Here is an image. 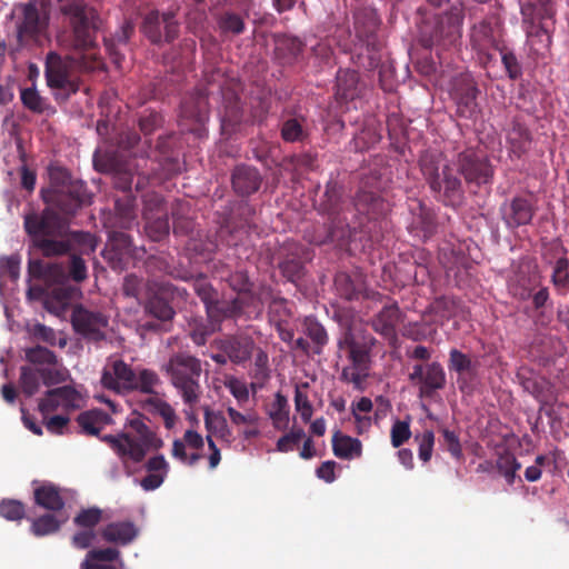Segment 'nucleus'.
Wrapping results in <instances>:
<instances>
[{"mask_svg":"<svg viewBox=\"0 0 569 569\" xmlns=\"http://www.w3.org/2000/svg\"><path fill=\"white\" fill-rule=\"evenodd\" d=\"M101 441L106 442L123 463H140L148 451L163 447L162 439L146 423L144 418L137 413L127 419L122 431L106 435L101 437Z\"/></svg>","mask_w":569,"mask_h":569,"instance_id":"1","label":"nucleus"},{"mask_svg":"<svg viewBox=\"0 0 569 569\" xmlns=\"http://www.w3.org/2000/svg\"><path fill=\"white\" fill-rule=\"evenodd\" d=\"M419 167L438 201L448 207H458L462 203L465 191L461 179L441 152L436 150L422 152Z\"/></svg>","mask_w":569,"mask_h":569,"instance_id":"2","label":"nucleus"},{"mask_svg":"<svg viewBox=\"0 0 569 569\" xmlns=\"http://www.w3.org/2000/svg\"><path fill=\"white\" fill-rule=\"evenodd\" d=\"M78 56L61 57L50 51L46 59V80L52 89L63 90L64 99L79 90V86L70 78V70L78 69L81 72H93L103 69V61L99 53L78 52Z\"/></svg>","mask_w":569,"mask_h":569,"instance_id":"3","label":"nucleus"},{"mask_svg":"<svg viewBox=\"0 0 569 569\" xmlns=\"http://www.w3.org/2000/svg\"><path fill=\"white\" fill-rule=\"evenodd\" d=\"M49 180L50 188L44 201L53 204L62 214L73 216L80 208L91 203V194L86 184L73 179L66 168L51 166Z\"/></svg>","mask_w":569,"mask_h":569,"instance_id":"4","label":"nucleus"},{"mask_svg":"<svg viewBox=\"0 0 569 569\" xmlns=\"http://www.w3.org/2000/svg\"><path fill=\"white\" fill-rule=\"evenodd\" d=\"M71 29L69 48L76 52L98 53L96 50L100 17L97 10L82 0H74L63 8Z\"/></svg>","mask_w":569,"mask_h":569,"instance_id":"5","label":"nucleus"},{"mask_svg":"<svg viewBox=\"0 0 569 569\" xmlns=\"http://www.w3.org/2000/svg\"><path fill=\"white\" fill-rule=\"evenodd\" d=\"M166 372L184 405L193 408L200 401L202 395L200 385L201 360L186 352L174 353L166 365Z\"/></svg>","mask_w":569,"mask_h":569,"instance_id":"6","label":"nucleus"},{"mask_svg":"<svg viewBox=\"0 0 569 569\" xmlns=\"http://www.w3.org/2000/svg\"><path fill=\"white\" fill-rule=\"evenodd\" d=\"M345 204L341 187L335 181H329L319 208L329 216L330 222L326 233L311 238V243L321 246L331 242L342 246L351 238L356 228L349 224L345 216Z\"/></svg>","mask_w":569,"mask_h":569,"instance_id":"7","label":"nucleus"},{"mask_svg":"<svg viewBox=\"0 0 569 569\" xmlns=\"http://www.w3.org/2000/svg\"><path fill=\"white\" fill-rule=\"evenodd\" d=\"M380 18L376 10L363 8L355 13V33L360 43V52L352 57L353 62L366 70L380 67L382 41L378 37Z\"/></svg>","mask_w":569,"mask_h":569,"instance_id":"8","label":"nucleus"},{"mask_svg":"<svg viewBox=\"0 0 569 569\" xmlns=\"http://www.w3.org/2000/svg\"><path fill=\"white\" fill-rule=\"evenodd\" d=\"M463 19V8L453 6L435 22L423 23L420 31L421 46L427 49H448L455 46L461 38Z\"/></svg>","mask_w":569,"mask_h":569,"instance_id":"9","label":"nucleus"},{"mask_svg":"<svg viewBox=\"0 0 569 569\" xmlns=\"http://www.w3.org/2000/svg\"><path fill=\"white\" fill-rule=\"evenodd\" d=\"M71 325L74 332L89 343H100L108 338L109 317L102 311L76 305Z\"/></svg>","mask_w":569,"mask_h":569,"instance_id":"10","label":"nucleus"},{"mask_svg":"<svg viewBox=\"0 0 569 569\" xmlns=\"http://www.w3.org/2000/svg\"><path fill=\"white\" fill-rule=\"evenodd\" d=\"M457 166L467 183L480 187L492 182L495 170L489 159L472 148L458 153Z\"/></svg>","mask_w":569,"mask_h":569,"instance_id":"11","label":"nucleus"},{"mask_svg":"<svg viewBox=\"0 0 569 569\" xmlns=\"http://www.w3.org/2000/svg\"><path fill=\"white\" fill-rule=\"evenodd\" d=\"M208 92L198 88L183 98L180 104V126L184 130L200 134L202 124L209 118Z\"/></svg>","mask_w":569,"mask_h":569,"instance_id":"12","label":"nucleus"},{"mask_svg":"<svg viewBox=\"0 0 569 569\" xmlns=\"http://www.w3.org/2000/svg\"><path fill=\"white\" fill-rule=\"evenodd\" d=\"M509 288L516 299L520 301L531 300L532 308L536 311L543 309L550 300L549 289L542 284L538 272L528 274L519 272Z\"/></svg>","mask_w":569,"mask_h":569,"instance_id":"13","label":"nucleus"},{"mask_svg":"<svg viewBox=\"0 0 569 569\" xmlns=\"http://www.w3.org/2000/svg\"><path fill=\"white\" fill-rule=\"evenodd\" d=\"M141 31L153 44L172 42L179 34V23L172 12L150 11L143 18Z\"/></svg>","mask_w":569,"mask_h":569,"instance_id":"14","label":"nucleus"},{"mask_svg":"<svg viewBox=\"0 0 569 569\" xmlns=\"http://www.w3.org/2000/svg\"><path fill=\"white\" fill-rule=\"evenodd\" d=\"M538 210L531 193L518 194L505 201L500 207L501 219L508 229L530 224Z\"/></svg>","mask_w":569,"mask_h":569,"instance_id":"15","label":"nucleus"},{"mask_svg":"<svg viewBox=\"0 0 569 569\" xmlns=\"http://www.w3.org/2000/svg\"><path fill=\"white\" fill-rule=\"evenodd\" d=\"M520 13L530 50L537 56L543 54L551 46V32L547 23L536 22V4L531 1L520 3Z\"/></svg>","mask_w":569,"mask_h":569,"instance_id":"16","label":"nucleus"},{"mask_svg":"<svg viewBox=\"0 0 569 569\" xmlns=\"http://www.w3.org/2000/svg\"><path fill=\"white\" fill-rule=\"evenodd\" d=\"M409 380L419 386L420 398H430L436 390L445 388L446 372L437 361L426 366L415 365L409 373Z\"/></svg>","mask_w":569,"mask_h":569,"instance_id":"17","label":"nucleus"},{"mask_svg":"<svg viewBox=\"0 0 569 569\" xmlns=\"http://www.w3.org/2000/svg\"><path fill=\"white\" fill-rule=\"evenodd\" d=\"M132 239L128 233L117 230L109 232L108 242L102 251V256L112 269L122 270L132 257Z\"/></svg>","mask_w":569,"mask_h":569,"instance_id":"18","label":"nucleus"},{"mask_svg":"<svg viewBox=\"0 0 569 569\" xmlns=\"http://www.w3.org/2000/svg\"><path fill=\"white\" fill-rule=\"evenodd\" d=\"M479 90L470 74H461L455 79L452 97L457 103L458 113L463 118H472L477 112Z\"/></svg>","mask_w":569,"mask_h":569,"instance_id":"19","label":"nucleus"},{"mask_svg":"<svg viewBox=\"0 0 569 569\" xmlns=\"http://www.w3.org/2000/svg\"><path fill=\"white\" fill-rule=\"evenodd\" d=\"M350 365L341 371L340 379L343 382L352 383L356 389H362L365 380L369 376L370 351L363 343L359 348L348 352Z\"/></svg>","mask_w":569,"mask_h":569,"instance_id":"20","label":"nucleus"},{"mask_svg":"<svg viewBox=\"0 0 569 569\" xmlns=\"http://www.w3.org/2000/svg\"><path fill=\"white\" fill-rule=\"evenodd\" d=\"M307 260L306 249L295 242H288L281 251V260L278 263L281 274L290 282H297L302 279L306 272L305 262Z\"/></svg>","mask_w":569,"mask_h":569,"instance_id":"21","label":"nucleus"},{"mask_svg":"<svg viewBox=\"0 0 569 569\" xmlns=\"http://www.w3.org/2000/svg\"><path fill=\"white\" fill-rule=\"evenodd\" d=\"M23 224L33 242L44 237H54L60 227V219L57 212L47 208L41 213L26 214Z\"/></svg>","mask_w":569,"mask_h":569,"instance_id":"22","label":"nucleus"},{"mask_svg":"<svg viewBox=\"0 0 569 569\" xmlns=\"http://www.w3.org/2000/svg\"><path fill=\"white\" fill-rule=\"evenodd\" d=\"M136 372L121 359L111 362L101 375V385L118 393L129 392L133 386Z\"/></svg>","mask_w":569,"mask_h":569,"instance_id":"23","label":"nucleus"},{"mask_svg":"<svg viewBox=\"0 0 569 569\" xmlns=\"http://www.w3.org/2000/svg\"><path fill=\"white\" fill-rule=\"evenodd\" d=\"M223 113L221 116V130L223 134L230 136L237 132L242 123L253 122V119L246 118L238 94L230 90H222Z\"/></svg>","mask_w":569,"mask_h":569,"instance_id":"24","label":"nucleus"},{"mask_svg":"<svg viewBox=\"0 0 569 569\" xmlns=\"http://www.w3.org/2000/svg\"><path fill=\"white\" fill-rule=\"evenodd\" d=\"M217 347L228 355L232 363L242 365L251 359L254 341L248 335H231L218 340Z\"/></svg>","mask_w":569,"mask_h":569,"instance_id":"25","label":"nucleus"},{"mask_svg":"<svg viewBox=\"0 0 569 569\" xmlns=\"http://www.w3.org/2000/svg\"><path fill=\"white\" fill-rule=\"evenodd\" d=\"M262 181L260 171L249 164H238L231 173V186L239 197H249L256 193Z\"/></svg>","mask_w":569,"mask_h":569,"instance_id":"26","label":"nucleus"},{"mask_svg":"<svg viewBox=\"0 0 569 569\" xmlns=\"http://www.w3.org/2000/svg\"><path fill=\"white\" fill-rule=\"evenodd\" d=\"M448 369L457 373V385L460 391L465 392L477 377V363L458 349H451L448 359Z\"/></svg>","mask_w":569,"mask_h":569,"instance_id":"27","label":"nucleus"},{"mask_svg":"<svg viewBox=\"0 0 569 569\" xmlns=\"http://www.w3.org/2000/svg\"><path fill=\"white\" fill-rule=\"evenodd\" d=\"M280 137L287 143H306L310 139L308 118L297 111L289 112L280 123Z\"/></svg>","mask_w":569,"mask_h":569,"instance_id":"28","label":"nucleus"},{"mask_svg":"<svg viewBox=\"0 0 569 569\" xmlns=\"http://www.w3.org/2000/svg\"><path fill=\"white\" fill-rule=\"evenodd\" d=\"M248 306L249 301H247L243 296H236L230 300H219L216 298V300L208 306L206 312L208 319L221 328L223 320L240 317Z\"/></svg>","mask_w":569,"mask_h":569,"instance_id":"29","label":"nucleus"},{"mask_svg":"<svg viewBox=\"0 0 569 569\" xmlns=\"http://www.w3.org/2000/svg\"><path fill=\"white\" fill-rule=\"evenodd\" d=\"M412 219L409 226L411 232H416L425 241L431 238L437 231L435 212L420 200H413L410 204Z\"/></svg>","mask_w":569,"mask_h":569,"instance_id":"30","label":"nucleus"},{"mask_svg":"<svg viewBox=\"0 0 569 569\" xmlns=\"http://www.w3.org/2000/svg\"><path fill=\"white\" fill-rule=\"evenodd\" d=\"M22 21L18 26V39L20 43L36 41L46 28V22L40 19L38 8L33 3L21 7Z\"/></svg>","mask_w":569,"mask_h":569,"instance_id":"31","label":"nucleus"},{"mask_svg":"<svg viewBox=\"0 0 569 569\" xmlns=\"http://www.w3.org/2000/svg\"><path fill=\"white\" fill-rule=\"evenodd\" d=\"M303 49L299 38L283 34L276 39L274 58L281 66H295L302 61Z\"/></svg>","mask_w":569,"mask_h":569,"instance_id":"32","label":"nucleus"},{"mask_svg":"<svg viewBox=\"0 0 569 569\" xmlns=\"http://www.w3.org/2000/svg\"><path fill=\"white\" fill-rule=\"evenodd\" d=\"M401 321V311L397 305L393 302L391 305L385 306L371 320V328L382 337L387 339H396L397 326Z\"/></svg>","mask_w":569,"mask_h":569,"instance_id":"33","label":"nucleus"},{"mask_svg":"<svg viewBox=\"0 0 569 569\" xmlns=\"http://www.w3.org/2000/svg\"><path fill=\"white\" fill-rule=\"evenodd\" d=\"M28 273L31 278L43 280L48 286L63 284L67 280V273L62 264L44 263L39 259L29 261Z\"/></svg>","mask_w":569,"mask_h":569,"instance_id":"34","label":"nucleus"},{"mask_svg":"<svg viewBox=\"0 0 569 569\" xmlns=\"http://www.w3.org/2000/svg\"><path fill=\"white\" fill-rule=\"evenodd\" d=\"M138 535V529L131 521L110 522L101 530V537L104 541L121 546L132 542Z\"/></svg>","mask_w":569,"mask_h":569,"instance_id":"35","label":"nucleus"},{"mask_svg":"<svg viewBox=\"0 0 569 569\" xmlns=\"http://www.w3.org/2000/svg\"><path fill=\"white\" fill-rule=\"evenodd\" d=\"M34 502L52 512L60 511L64 508V499L61 489L51 482H46L33 491Z\"/></svg>","mask_w":569,"mask_h":569,"instance_id":"36","label":"nucleus"},{"mask_svg":"<svg viewBox=\"0 0 569 569\" xmlns=\"http://www.w3.org/2000/svg\"><path fill=\"white\" fill-rule=\"evenodd\" d=\"M197 43L192 38H184L177 48L163 56L164 63L171 64V68L179 69L193 62Z\"/></svg>","mask_w":569,"mask_h":569,"instance_id":"37","label":"nucleus"},{"mask_svg":"<svg viewBox=\"0 0 569 569\" xmlns=\"http://www.w3.org/2000/svg\"><path fill=\"white\" fill-rule=\"evenodd\" d=\"M136 197L132 193H124L114 202V227L129 229L137 218Z\"/></svg>","mask_w":569,"mask_h":569,"instance_id":"38","label":"nucleus"},{"mask_svg":"<svg viewBox=\"0 0 569 569\" xmlns=\"http://www.w3.org/2000/svg\"><path fill=\"white\" fill-rule=\"evenodd\" d=\"M359 74L355 70L339 69L336 76V98L340 101L358 97Z\"/></svg>","mask_w":569,"mask_h":569,"instance_id":"39","label":"nucleus"},{"mask_svg":"<svg viewBox=\"0 0 569 569\" xmlns=\"http://www.w3.org/2000/svg\"><path fill=\"white\" fill-rule=\"evenodd\" d=\"M507 142L509 144L510 152L517 158H520L530 148L531 132L525 124L518 120H513L507 134Z\"/></svg>","mask_w":569,"mask_h":569,"instance_id":"40","label":"nucleus"},{"mask_svg":"<svg viewBox=\"0 0 569 569\" xmlns=\"http://www.w3.org/2000/svg\"><path fill=\"white\" fill-rule=\"evenodd\" d=\"M156 288L158 291L166 290V286L163 283H158L153 280L144 282L142 278H139L133 273L127 274L122 283V291L124 296L137 300L146 299V295L150 293Z\"/></svg>","mask_w":569,"mask_h":569,"instance_id":"41","label":"nucleus"},{"mask_svg":"<svg viewBox=\"0 0 569 569\" xmlns=\"http://www.w3.org/2000/svg\"><path fill=\"white\" fill-rule=\"evenodd\" d=\"M356 210L367 214L370 219L377 218L386 209V202L376 192L359 190L353 203Z\"/></svg>","mask_w":569,"mask_h":569,"instance_id":"42","label":"nucleus"},{"mask_svg":"<svg viewBox=\"0 0 569 569\" xmlns=\"http://www.w3.org/2000/svg\"><path fill=\"white\" fill-rule=\"evenodd\" d=\"M332 451L340 459L359 458L362 453V443L357 438L336 431L332 436Z\"/></svg>","mask_w":569,"mask_h":569,"instance_id":"43","label":"nucleus"},{"mask_svg":"<svg viewBox=\"0 0 569 569\" xmlns=\"http://www.w3.org/2000/svg\"><path fill=\"white\" fill-rule=\"evenodd\" d=\"M98 166H100L101 171L113 174V184L118 190H121L123 194L131 193L133 174L129 169L114 159H108L101 164L96 162V167Z\"/></svg>","mask_w":569,"mask_h":569,"instance_id":"44","label":"nucleus"},{"mask_svg":"<svg viewBox=\"0 0 569 569\" xmlns=\"http://www.w3.org/2000/svg\"><path fill=\"white\" fill-rule=\"evenodd\" d=\"M172 231L176 236H189L194 229V221L190 216V204L176 201L172 204Z\"/></svg>","mask_w":569,"mask_h":569,"instance_id":"45","label":"nucleus"},{"mask_svg":"<svg viewBox=\"0 0 569 569\" xmlns=\"http://www.w3.org/2000/svg\"><path fill=\"white\" fill-rule=\"evenodd\" d=\"M335 288L341 298L352 301L363 293V281L359 277L352 278L347 272H339L335 277Z\"/></svg>","mask_w":569,"mask_h":569,"instance_id":"46","label":"nucleus"},{"mask_svg":"<svg viewBox=\"0 0 569 569\" xmlns=\"http://www.w3.org/2000/svg\"><path fill=\"white\" fill-rule=\"evenodd\" d=\"M108 415L100 410H88L77 417L80 432L86 436H99L100 431L108 423Z\"/></svg>","mask_w":569,"mask_h":569,"instance_id":"47","label":"nucleus"},{"mask_svg":"<svg viewBox=\"0 0 569 569\" xmlns=\"http://www.w3.org/2000/svg\"><path fill=\"white\" fill-rule=\"evenodd\" d=\"M146 300L144 310L148 315L159 321H170L173 318L176 313L173 308L154 289L146 295Z\"/></svg>","mask_w":569,"mask_h":569,"instance_id":"48","label":"nucleus"},{"mask_svg":"<svg viewBox=\"0 0 569 569\" xmlns=\"http://www.w3.org/2000/svg\"><path fill=\"white\" fill-rule=\"evenodd\" d=\"M204 425L210 436L214 435L219 439L227 442H230L233 439L232 432L222 412L206 409Z\"/></svg>","mask_w":569,"mask_h":569,"instance_id":"49","label":"nucleus"},{"mask_svg":"<svg viewBox=\"0 0 569 569\" xmlns=\"http://www.w3.org/2000/svg\"><path fill=\"white\" fill-rule=\"evenodd\" d=\"M550 280L559 296L569 293V259L567 257L556 260Z\"/></svg>","mask_w":569,"mask_h":569,"instance_id":"50","label":"nucleus"},{"mask_svg":"<svg viewBox=\"0 0 569 569\" xmlns=\"http://www.w3.org/2000/svg\"><path fill=\"white\" fill-rule=\"evenodd\" d=\"M161 385V380L157 372L150 369H141L134 376L131 391H139L146 395H157V388Z\"/></svg>","mask_w":569,"mask_h":569,"instance_id":"51","label":"nucleus"},{"mask_svg":"<svg viewBox=\"0 0 569 569\" xmlns=\"http://www.w3.org/2000/svg\"><path fill=\"white\" fill-rule=\"evenodd\" d=\"M146 230L153 241H160L169 234V219L163 211L158 217H152L147 210L144 212Z\"/></svg>","mask_w":569,"mask_h":569,"instance_id":"52","label":"nucleus"},{"mask_svg":"<svg viewBox=\"0 0 569 569\" xmlns=\"http://www.w3.org/2000/svg\"><path fill=\"white\" fill-rule=\"evenodd\" d=\"M63 522L64 520H59L54 515L46 513L32 519L30 530L34 536L43 537L59 531Z\"/></svg>","mask_w":569,"mask_h":569,"instance_id":"53","label":"nucleus"},{"mask_svg":"<svg viewBox=\"0 0 569 569\" xmlns=\"http://www.w3.org/2000/svg\"><path fill=\"white\" fill-rule=\"evenodd\" d=\"M305 332L312 341L311 352L313 355H321L323 347L328 343V333L325 327L316 320L308 319Z\"/></svg>","mask_w":569,"mask_h":569,"instance_id":"54","label":"nucleus"},{"mask_svg":"<svg viewBox=\"0 0 569 569\" xmlns=\"http://www.w3.org/2000/svg\"><path fill=\"white\" fill-rule=\"evenodd\" d=\"M40 380L38 368L29 366L20 368L19 386L24 396L32 397L36 395L40 388Z\"/></svg>","mask_w":569,"mask_h":569,"instance_id":"55","label":"nucleus"},{"mask_svg":"<svg viewBox=\"0 0 569 569\" xmlns=\"http://www.w3.org/2000/svg\"><path fill=\"white\" fill-rule=\"evenodd\" d=\"M33 248L44 257H56L69 251L70 244L64 240H56L52 237H44L32 242Z\"/></svg>","mask_w":569,"mask_h":569,"instance_id":"56","label":"nucleus"},{"mask_svg":"<svg viewBox=\"0 0 569 569\" xmlns=\"http://www.w3.org/2000/svg\"><path fill=\"white\" fill-rule=\"evenodd\" d=\"M309 388L308 382H302L300 385L296 386L295 389V407L296 410L300 413L301 420L305 423L310 422L312 415H313V407L311 402L309 401L307 389Z\"/></svg>","mask_w":569,"mask_h":569,"instance_id":"57","label":"nucleus"},{"mask_svg":"<svg viewBox=\"0 0 569 569\" xmlns=\"http://www.w3.org/2000/svg\"><path fill=\"white\" fill-rule=\"evenodd\" d=\"M218 27L222 34L239 36L246 29L242 17L238 13L227 11L218 19Z\"/></svg>","mask_w":569,"mask_h":569,"instance_id":"58","label":"nucleus"},{"mask_svg":"<svg viewBox=\"0 0 569 569\" xmlns=\"http://www.w3.org/2000/svg\"><path fill=\"white\" fill-rule=\"evenodd\" d=\"M497 469L506 479L509 485H512L516 479L517 471L521 468L520 462L516 459L515 455L509 451H503L498 456Z\"/></svg>","mask_w":569,"mask_h":569,"instance_id":"59","label":"nucleus"},{"mask_svg":"<svg viewBox=\"0 0 569 569\" xmlns=\"http://www.w3.org/2000/svg\"><path fill=\"white\" fill-rule=\"evenodd\" d=\"M381 139L380 133L377 131L375 126L366 124L363 128L353 137L355 149L357 151H365L370 149L372 146L378 143Z\"/></svg>","mask_w":569,"mask_h":569,"instance_id":"60","label":"nucleus"},{"mask_svg":"<svg viewBox=\"0 0 569 569\" xmlns=\"http://www.w3.org/2000/svg\"><path fill=\"white\" fill-rule=\"evenodd\" d=\"M192 287L196 291L197 296L204 303V308L207 309L217 298L218 293L212 287V284L208 281L207 277L202 273L198 274L192 279Z\"/></svg>","mask_w":569,"mask_h":569,"instance_id":"61","label":"nucleus"},{"mask_svg":"<svg viewBox=\"0 0 569 569\" xmlns=\"http://www.w3.org/2000/svg\"><path fill=\"white\" fill-rule=\"evenodd\" d=\"M26 359L38 367L56 366L57 356L48 348L36 346L26 350Z\"/></svg>","mask_w":569,"mask_h":569,"instance_id":"62","label":"nucleus"},{"mask_svg":"<svg viewBox=\"0 0 569 569\" xmlns=\"http://www.w3.org/2000/svg\"><path fill=\"white\" fill-rule=\"evenodd\" d=\"M50 395H57V398L60 399L61 408L67 411L74 410L80 406V393L71 386H62L50 389Z\"/></svg>","mask_w":569,"mask_h":569,"instance_id":"63","label":"nucleus"},{"mask_svg":"<svg viewBox=\"0 0 569 569\" xmlns=\"http://www.w3.org/2000/svg\"><path fill=\"white\" fill-rule=\"evenodd\" d=\"M288 401L284 396L281 393L276 395V400L272 405V409L269 412V416L272 420L274 428L283 429L288 423Z\"/></svg>","mask_w":569,"mask_h":569,"instance_id":"64","label":"nucleus"}]
</instances>
